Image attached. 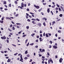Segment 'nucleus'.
<instances>
[{
	"label": "nucleus",
	"instance_id": "nucleus-35",
	"mask_svg": "<svg viewBox=\"0 0 64 64\" xmlns=\"http://www.w3.org/2000/svg\"><path fill=\"white\" fill-rule=\"evenodd\" d=\"M50 60H49L48 61V64H50Z\"/></svg>",
	"mask_w": 64,
	"mask_h": 64
},
{
	"label": "nucleus",
	"instance_id": "nucleus-38",
	"mask_svg": "<svg viewBox=\"0 0 64 64\" xmlns=\"http://www.w3.org/2000/svg\"><path fill=\"white\" fill-rule=\"evenodd\" d=\"M30 14H32H32H34V13H32L31 12H30Z\"/></svg>",
	"mask_w": 64,
	"mask_h": 64
},
{
	"label": "nucleus",
	"instance_id": "nucleus-42",
	"mask_svg": "<svg viewBox=\"0 0 64 64\" xmlns=\"http://www.w3.org/2000/svg\"><path fill=\"white\" fill-rule=\"evenodd\" d=\"M12 46H14V47H16V45L14 44H12Z\"/></svg>",
	"mask_w": 64,
	"mask_h": 64
},
{
	"label": "nucleus",
	"instance_id": "nucleus-11",
	"mask_svg": "<svg viewBox=\"0 0 64 64\" xmlns=\"http://www.w3.org/2000/svg\"><path fill=\"white\" fill-rule=\"evenodd\" d=\"M47 12L48 13H49L50 12V8H49L48 9Z\"/></svg>",
	"mask_w": 64,
	"mask_h": 64
},
{
	"label": "nucleus",
	"instance_id": "nucleus-41",
	"mask_svg": "<svg viewBox=\"0 0 64 64\" xmlns=\"http://www.w3.org/2000/svg\"><path fill=\"white\" fill-rule=\"evenodd\" d=\"M24 59H25V60H27V59H28V58H27V57H25L24 58Z\"/></svg>",
	"mask_w": 64,
	"mask_h": 64
},
{
	"label": "nucleus",
	"instance_id": "nucleus-34",
	"mask_svg": "<svg viewBox=\"0 0 64 64\" xmlns=\"http://www.w3.org/2000/svg\"><path fill=\"white\" fill-rule=\"evenodd\" d=\"M8 30L9 31H10V32H11L12 31V30H11L10 29V28H8Z\"/></svg>",
	"mask_w": 64,
	"mask_h": 64
},
{
	"label": "nucleus",
	"instance_id": "nucleus-3",
	"mask_svg": "<svg viewBox=\"0 0 64 64\" xmlns=\"http://www.w3.org/2000/svg\"><path fill=\"white\" fill-rule=\"evenodd\" d=\"M62 60H63V59L62 58H60L59 60V61L61 63L62 61Z\"/></svg>",
	"mask_w": 64,
	"mask_h": 64
},
{
	"label": "nucleus",
	"instance_id": "nucleus-26",
	"mask_svg": "<svg viewBox=\"0 0 64 64\" xmlns=\"http://www.w3.org/2000/svg\"><path fill=\"white\" fill-rule=\"evenodd\" d=\"M0 22L1 23H3V21L0 20Z\"/></svg>",
	"mask_w": 64,
	"mask_h": 64
},
{
	"label": "nucleus",
	"instance_id": "nucleus-37",
	"mask_svg": "<svg viewBox=\"0 0 64 64\" xmlns=\"http://www.w3.org/2000/svg\"><path fill=\"white\" fill-rule=\"evenodd\" d=\"M27 41H28V39H26V40L25 41V43H27Z\"/></svg>",
	"mask_w": 64,
	"mask_h": 64
},
{
	"label": "nucleus",
	"instance_id": "nucleus-60",
	"mask_svg": "<svg viewBox=\"0 0 64 64\" xmlns=\"http://www.w3.org/2000/svg\"><path fill=\"white\" fill-rule=\"evenodd\" d=\"M4 6H5V7H6V8H7V6H6V5H5Z\"/></svg>",
	"mask_w": 64,
	"mask_h": 64
},
{
	"label": "nucleus",
	"instance_id": "nucleus-39",
	"mask_svg": "<svg viewBox=\"0 0 64 64\" xmlns=\"http://www.w3.org/2000/svg\"><path fill=\"white\" fill-rule=\"evenodd\" d=\"M29 44V42H28V44H26V46H28Z\"/></svg>",
	"mask_w": 64,
	"mask_h": 64
},
{
	"label": "nucleus",
	"instance_id": "nucleus-12",
	"mask_svg": "<svg viewBox=\"0 0 64 64\" xmlns=\"http://www.w3.org/2000/svg\"><path fill=\"white\" fill-rule=\"evenodd\" d=\"M28 53V50H26L25 51V52L24 53V54H27Z\"/></svg>",
	"mask_w": 64,
	"mask_h": 64
},
{
	"label": "nucleus",
	"instance_id": "nucleus-44",
	"mask_svg": "<svg viewBox=\"0 0 64 64\" xmlns=\"http://www.w3.org/2000/svg\"><path fill=\"white\" fill-rule=\"evenodd\" d=\"M36 42H38V39L36 40Z\"/></svg>",
	"mask_w": 64,
	"mask_h": 64
},
{
	"label": "nucleus",
	"instance_id": "nucleus-54",
	"mask_svg": "<svg viewBox=\"0 0 64 64\" xmlns=\"http://www.w3.org/2000/svg\"><path fill=\"white\" fill-rule=\"evenodd\" d=\"M36 38H39V36H36Z\"/></svg>",
	"mask_w": 64,
	"mask_h": 64
},
{
	"label": "nucleus",
	"instance_id": "nucleus-29",
	"mask_svg": "<svg viewBox=\"0 0 64 64\" xmlns=\"http://www.w3.org/2000/svg\"><path fill=\"white\" fill-rule=\"evenodd\" d=\"M14 3H15V4H17V1H15Z\"/></svg>",
	"mask_w": 64,
	"mask_h": 64
},
{
	"label": "nucleus",
	"instance_id": "nucleus-36",
	"mask_svg": "<svg viewBox=\"0 0 64 64\" xmlns=\"http://www.w3.org/2000/svg\"><path fill=\"white\" fill-rule=\"evenodd\" d=\"M47 54L48 56H50V54H49V52H47Z\"/></svg>",
	"mask_w": 64,
	"mask_h": 64
},
{
	"label": "nucleus",
	"instance_id": "nucleus-8",
	"mask_svg": "<svg viewBox=\"0 0 64 64\" xmlns=\"http://www.w3.org/2000/svg\"><path fill=\"white\" fill-rule=\"evenodd\" d=\"M53 48H54V49H56V48H57V46H53Z\"/></svg>",
	"mask_w": 64,
	"mask_h": 64
},
{
	"label": "nucleus",
	"instance_id": "nucleus-22",
	"mask_svg": "<svg viewBox=\"0 0 64 64\" xmlns=\"http://www.w3.org/2000/svg\"><path fill=\"white\" fill-rule=\"evenodd\" d=\"M8 6H9L10 7H11V4H8Z\"/></svg>",
	"mask_w": 64,
	"mask_h": 64
},
{
	"label": "nucleus",
	"instance_id": "nucleus-46",
	"mask_svg": "<svg viewBox=\"0 0 64 64\" xmlns=\"http://www.w3.org/2000/svg\"><path fill=\"white\" fill-rule=\"evenodd\" d=\"M43 35V36H45V32H44Z\"/></svg>",
	"mask_w": 64,
	"mask_h": 64
},
{
	"label": "nucleus",
	"instance_id": "nucleus-59",
	"mask_svg": "<svg viewBox=\"0 0 64 64\" xmlns=\"http://www.w3.org/2000/svg\"><path fill=\"white\" fill-rule=\"evenodd\" d=\"M7 62H11V61L8 60H7Z\"/></svg>",
	"mask_w": 64,
	"mask_h": 64
},
{
	"label": "nucleus",
	"instance_id": "nucleus-61",
	"mask_svg": "<svg viewBox=\"0 0 64 64\" xmlns=\"http://www.w3.org/2000/svg\"><path fill=\"white\" fill-rule=\"evenodd\" d=\"M16 28H19V26H16Z\"/></svg>",
	"mask_w": 64,
	"mask_h": 64
},
{
	"label": "nucleus",
	"instance_id": "nucleus-24",
	"mask_svg": "<svg viewBox=\"0 0 64 64\" xmlns=\"http://www.w3.org/2000/svg\"><path fill=\"white\" fill-rule=\"evenodd\" d=\"M26 28L27 29H29V26H26Z\"/></svg>",
	"mask_w": 64,
	"mask_h": 64
},
{
	"label": "nucleus",
	"instance_id": "nucleus-19",
	"mask_svg": "<svg viewBox=\"0 0 64 64\" xmlns=\"http://www.w3.org/2000/svg\"><path fill=\"white\" fill-rule=\"evenodd\" d=\"M34 45V43L30 44V45H31V46H33Z\"/></svg>",
	"mask_w": 64,
	"mask_h": 64
},
{
	"label": "nucleus",
	"instance_id": "nucleus-43",
	"mask_svg": "<svg viewBox=\"0 0 64 64\" xmlns=\"http://www.w3.org/2000/svg\"><path fill=\"white\" fill-rule=\"evenodd\" d=\"M27 56L28 57H29V56H30L29 55V54H28L27 55Z\"/></svg>",
	"mask_w": 64,
	"mask_h": 64
},
{
	"label": "nucleus",
	"instance_id": "nucleus-32",
	"mask_svg": "<svg viewBox=\"0 0 64 64\" xmlns=\"http://www.w3.org/2000/svg\"><path fill=\"white\" fill-rule=\"evenodd\" d=\"M16 24L17 25H21V24L19 23H16Z\"/></svg>",
	"mask_w": 64,
	"mask_h": 64
},
{
	"label": "nucleus",
	"instance_id": "nucleus-23",
	"mask_svg": "<svg viewBox=\"0 0 64 64\" xmlns=\"http://www.w3.org/2000/svg\"><path fill=\"white\" fill-rule=\"evenodd\" d=\"M22 30H21V31H20V32H18V34H21V32H22Z\"/></svg>",
	"mask_w": 64,
	"mask_h": 64
},
{
	"label": "nucleus",
	"instance_id": "nucleus-63",
	"mask_svg": "<svg viewBox=\"0 0 64 64\" xmlns=\"http://www.w3.org/2000/svg\"><path fill=\"white\" fill-rule=\"evenodd\" d=\"M56 10H58V8H55Z\"/></svg>",
	"mask_w": 64,
	"mask_h": 64
},
{
	"label": "nucleus",
	"instance_id": "nucleus-2",
	"mask_svg": "<svg viewBox=\"0 0 64 64\" xmlns=\"http://www.w3.org/2000/svg\"><path fill=\"white\" fill-rule=\"evenodd\" d=\"M1 38L2 39H6V38L5 37V36H2L1 37Z\"/></svg>",
	"mask_w": 64,
	"mask_h": 64
},
{
	"label": "nucleus",
	"instance_id": "nucleus-1",
	"mask_svg": "<svg viewBox=\"0 0 64 64\" xmlns=\"http://www.w3.org/2000/svg\"><path fill=\"white\" fill-rule=\"evenodd\" d=\"M20 58H21L20 59V61H21L22 62H23V59L22 58V54L21 55V54H18V56H20Z\"/></svg>",
	"mask_w": 64,
	"mask_h": 64
},
{
	"label": "nucleus",
	"instance_id": "nucleus-58",
	"mask_svg": "<svg viewBox=\"0 0 64 64\" xmlns=\"http://www.w3.org/2000/svg\"><path fill=\"white\" fill-rule=\"evenodd\" d=\"M41 13L42 14V15H44V14L43 12H42Z\"/></svg>",
	"mask_w": 64,
	"mask_h": 64
},
{
	"label": "nucleus",
	"instance_id": "nucleus-51",
	"mask_svg": "<svg viewBox=\"0 0 64 64\" xmlns=\"http://www.w3.org/2000/svg\"><path fill=\"white\" fill-rule=\"evenodd\" d=\"M26 15L27 16H29V14H28L26 13Z\"/></svg>",
	"mask_w": 64,
	"mask_h": 64
},
{
	"label": "nucleus",
	"instance_id": "nucleus-56",
	"mask_svg": "<svg viewBox=\"0 0 64 64\" xmlns=\"http://www.w3.org/2000/svg\"><path fill=\"white\" fill-rule=\"evenodd\" d=\"M13 25H12V24H11L10 25V28L12 27Z\"/></svg>",
	"mask_w": 64,
	"mask_h": 64
},
{
	"label": "nucleus",
	"instance_id": "nucleus-48",
	"mask_svg": "<svg viewBox=\"0 0 64 64\" xmlns=\"http://www.w3.org/2000/svg\"><path fill=\"white\" fill-rule=\"evenodd\" d=\"M25 36H26V35L24 34L23 36L22 37H25Z\"/></svg>",
	"mask_w": 64,
	"mask_h": 64
},
{
	"label": "nucleus",
	"instance_id": "nucleus-45",
	"mask_svg": "<svg viewBox=\"0 0 64 64\" xmlns=\"http://www.w3.org/2000/svg\"><path fill=\"white\" fill-rule=\"evenodd\" d=\"M55 36L56 37H57L58 36L57 34L56 33V34L55 35Z\"/></svg>",
	"mask_w": 64,
	"mask_h": 64
},
{
	"label": "nucleus",
	"instance_id": "nucleus-27",
	"mask_svg": "<svg viewBox=\"0 0 64 64\" xmlns=\"http://www.w3.org/2000/svg\"><path fill=\"white\" fill-rule=\"evenodd\" d=\"M39 57H41V56H42V55L40 54H39Z\"/></svg>",
	"mask_w": 64,
	"mask_h": 64
},
{
	"label": "nucleus",
	"instance_id": "nucleus-5",
	"mask_svg": "<svg viewBox=\"0 0 64 64\" xmlns=\"http://www.w3.org/2000/svg\"><path fill=\"white\" fill-rule=\"evenodd\" d=\"M6 19H7L10 20H12L11 18H10L9 17H6Z\"/></svg>",
	"mask_w": 64,
	"mask_h": 64
},
{
	"label": "nucleus",
	"instance_id": "nucleus-13",
	"mask_svg": "<svg viewBox=\"0 0 64 64\" xmlns=\"http://www.w3.org/2000/svg\"><path fill=\"white\" fill-rule=\"evenodd\" d=\"M43 25L44 26H46V24H45V22H43Z\"/></svg>",
	"mask_w": 64,
	"mask_h": 64
},
{
	"label": "nucleus",
	"instance_id": "nucleus-25",
	"mask_svg": "<svg viewBox=\"0 0 64 64\" xmlns=\"http://www.w3.org/2000/svg\"><path fill=\"white\" fill-rule=\"evenodd\" d=\"M36 20H37L38 21H40V20L38 19V18H36Z\"/></svg>",
	"mask_w": 64,
	"mask_h": 64
},
{
	"label": "nucleus",
	"instance_id": "nucleus-6",
	"mask_svg": "<svg viewBox=\"0 0 64 64\" xmlns=\"http://www.w3.org/2000/svg\"><path fill=\"white\" fill-rule=\"evenodd\" d=\"M50 62H51L52 63H53V60H52V58H50Z\"/></svg>",
	"mask_w": 64,
	"mask_h": 64
},
{
	"label": "nucleus",
	"instance_id": "nucleus-31",
	"mask_svg": "<svg viewBox=\"0 0 64 64\" xmlns=\"http://www.w3.org/2000/svg\"><path fill=\"white\" fill-rule=\"evenodd\" d=\"M27 21H28V22H30V21H31V20H29V19H28L27 20Z\"/></svg>",
	"mask_w": 64,
	"mask_h": 64
},
{
	"label": "nucleus",
	"instance_id": "nucleus-4",
	"mask_svg": "<svg viewBox=\"0 0 64 64\" xmlns=\"http://www.w3.org/2000/svg\"><path fill=\"white\" fill-rule=\"evenodd\" d=\"M38 25L40 27H41V26H42V24L40 23H38Z\"/></svg>",
	"mask_w": 64,
	"mask_h": 64
},
{
	"label": "nucleus",
	"instance_id": "nucleus-40",
	"mask_svg": "<svg viewBox=\"0 0 64 64\" xmlns=\"http://www.w3.org/2000/svg\"><path fill=\"white\" fill-rule=\"evenodd\" d=\"M58 33H61V30H58Z\"/></svg>",
	"mask_w": 64,
	"mask_h": 64
},
{
	"label": "nucleus",
	"instance_id": "nucleus-52",
	"mask_svg": "<svg viewBox=\"0 0 64 64\" xmlns=\"http://www.w3.org/2000/svg\"><path fill=\"white\" fill-rule=\"evenodd\" d=\"M40 37H42V34H40Z\"/></svg>",
	"mask_w": 64,
	"mask_h": 64
},
{
	"label": "nucleus",
	"instance_id": "nucleus-21",
	"mask_svg": "<svg viewBox=\"0 0 64 64\" xmlns=\"http://www.w3.org/2000/svg\"><path fill=\"white\" fill-rule=\"evenodd\" d=\"M12 30H15V28H14V26L12 27Z\"/></svg>",
	"mask_w": 64,
	"mask_h": 64
},
{
	"label": "nucleus",
	"instance_id": "nucleus-20",
	"mask_svg": "<svg viewBox=\"0 0 64 64\" xmlns=\"http://www.w3.org/2000/svg\"><path fill=\"white\" fill-rule=\"evenodd\" d=\"M46 37H48V34H46Z\"/></svg>",
	"mask_w": 64,
	"mask_h": 64
},
{
	"label": "nucleus",
	"instance_id": "nucleus-30",
	"mask_svg": "<svg viewBox=\"0 0 64 64\" xmlns=\"http://www.w3.org/2000/svg\"><path fill=\"white\" fill-rule=\"evenodd\" d=\"M50 12L51 13L52 15H53V14H53V13L52 12V11H50Z\"/></svg>",
	"mask_w": 64,
	"mask_h": 64
},
{
	"label": "nucleus",
	"instance_id": "nucleus-57",
	"mask_svg": "<svg viewBox=\"0 0 64 64\" xmlns=\"http://www.w3.org/2000/svg\"><path fill=\"white\" fill-rule=\"evenodd\" d=\"M8 52V51L7 50H5L4 51V52L5 53H6V52Z\"/></svg>",
	"mask_w": 64,
	"mask_h": 64
},
{
	"label": "nucleus",
	"instance_id": "nucleus-18",
	"mask_svg": "<svg viewBox=\"0 0 64 64\" xmlns=\"http://www.w3.org/2000/svg\"><path fill=\"white\" fill-rule=\"evenodd\" d=\"M32 20L33 21H36V20L34 18H32Z\"/></svg>",
	"mask_w": 64,
	"mask_h": 64
},
{
	"label": "nucleus",
	"instance_id": "nucleus-10",
	"mask_svg": "<svg viewBox=\"0 0 64 64\" xmlns=\"http://www.w3.org/2000/svg\"><path fill=\"white\" fill-rule=\"evenodd\" d=\"M6 4H7V2H6V1H4V5H6Z\"/></svg>",
	"mask_w": 64,
	"mask_h": 64
},
{
	"label": "nucleus",
	"instance_id": "nucleus-17",
	"mask_svg": "<svg viewBox=\"0 0 64 64\" xmlns=\"http://www.w3.org/2000/svg\"><path fill=\"white\" fill-rule=\"evenodd\" d=\"M45 51V50L43 49L42 50V51H40V52H44Z\"/></svg>",
	"mask_w": 64,
	"mask_h": 64
},
{
	"label": "nucleus",
	"instance_id": "nucleus-16",
	"mask_svg": "<svg viewBox=\"0 0 64 64\" xmlns=\"http://www.w3.org/2000/svg\"><path fill=\"white\" fill-rule=\"evenodd\" d=\"M36 9H39V6H36Z\"/></svg>",
	"mask_w": 64,
	"mask_h": 64
},
{
	"label": "nucleus",
	"instance_id": "nucleus-28",
	"mask_svg": "<svg viewBox=\"0 0 64 64\" xmlns=\"http://www.w3.org/2000/svg\"><path fill=\"white\" fill-rule=\"evenodd\" d=\"M62 16H63V15L62 14H60L59 15V16H60V17H62Z\"/></svg>",
	"mask_w": 64,
	"mask_h": 64
},
{
	"label": "nucleus",
	"instance_id": "nucleus-53",
	"mask_svg": "<svg viewBox=\"0 0 64 64\" xmlns=\"http://www.w3.org/2000/svg\"><path fill=\"white\" fill-rule=\"evenodd\" d=\"M18 15H19V14H16V17H17V16H18Z\"/></svg>",
	"mask_w": 64,
	"mask_h": 64
},
{
	"label": "nucleus",
	"instance_id": "nucleus-33",
	"mask_svg": "<svg viewBox=\"0 0 64 64\" xmlns=\"http://www.w3.org/2000/svg\"><path fill=\"white\" fill-rule=\"evenodd\" d=\"M56 5L58 7H60V6H59V5H58V4H57Z\"/></svg>",
	"mask_w": 64,
	"mask_h": 64
},
{
	"label": "nucleus",
	"instance_id": "nucleus-64",
	"mask_svg": "<svg viewBox=\"0 0 64 64\" xmlns=\"http://www.w3.org/2000/svg\"><path fill=\"white\" fill-rule=\"evenodd\" d=\"M26 19H28V16H26Z\"/></svg>",
	"mask_w": 64,
	"mask_h": 64
},
{
	"label": "nucleus",
	"instance_id": "nucleus-7",
	"mask_svg": "<svg viewBox=\"0 0 64 64\" xmlns=\"http://www.w3.org/2000/svg\"><path fill=\"white\" fill-rule=\"evenodd\" d=\"M39 39L40 40V42L43 41V39H42V38L41 37Z\"/></svg>",
	"mask_w": 64,
	"mask_h": 64
},
{
	"label": "nucleus",
	"instance_id": "nucleus-14",
	"mask_svg": "<svg viewBox=\"0 0 64 64\" xmlns=\"http://www.w3.org/2000/svg\"><path fill=\"white\" fill-rule=\"evenodd\" d=\"M52 25H54V24L55 23V21L53 22H52Z\"/></svg>",
	"mask_w": 64,
	"mask_h": 64
},
{
	"label": "nucleus",
	"instance_id": "nucleus-55",
	"mask_svg": "<svg viewBox=\"0 0 64 64\" xmlns=\"http://www.w3.org/2000/svg\"><path fill=\"white\" fill-rule=\"evenodd\" d=\"M55 58H58V57L57 56V55L55 56Z\"/></svg>",
	"mask_w": 64,
	"mask_h": 64
},
{
	"label": "nucleus",
	"instance_id": "nucleus-62",
	"mask_svg": "<svg viewBox=\"0 0 64 64\" xmlns=\"http://www.w3.org/2000/svg\"><path fill=\"white\" fill-rule=\"evenodd\" d=\"M42 61H44L45 60V58H42Z\"/></svg>",
	"mask_w": 64,
	"mask_h": 64
},
{
	"label": "nucleus",
	"instance_id": "nucleus-49",
	"mask_svg": "<svg viewBox=\"0 0 64 64\" xmlns=\"http://www.w3.org/2000/svg\"><path fill=\"white\" fill-rule=\"evenodd\" d=\"M50 43V44H52V41H50L49 42Z\"/></svg>",
	"mask_w": 64,
	"mask_h": 64
},
{
	"label": "nucleus",
	"instance_id": "nucleus-9",
	"mask_svg": "<svg viewBox=\"0 0 64 64\" xmlns=\"http://www.w3.org/2000/svg\"><path fill=\"white\" fill-rule=\"evenodd\" d=\"M21 7H24V4L23 3H21Z\"/></svg>",
	"mask_w": 64,
	"mask_h": 64
},
{
	"label": "nucleus",
	"instance_id": "nucleus-15",
	"mask_svg": "<svg viewBox=\"0 0 64 64\" xmlns=\"http://www.w3.org/2000/svg\"><path fill=\"white\" fill-rule=\"evenodd\" d=\"M32 23H33V24H36V23H35V21H32Z\"/></svg>",
	"mask_w": 64,
	"mask_h": 64
},
{
	"label": "nucleus",
	"instance_id": "nucleus-50",
	"mask_svg": "<svg viewBox=\"0 0 64 64\" xmlns=\"http://www.w3.org/2000/svg\"><path fill=\"white\" fill-rule=\"evenodd\" d=\"M26 11H29V9L28 8L26 9Z\"/></svg>",
	"mask_w": 64,
	"mask_h": 64
},
{
	"label": "nucleus",
	"instance_id": "nucleus-47",
	"mask_svg": "<svg viewBox=\"0 0 64 64\" xmlns=\"http://www.w3.org/2000/svg\"><path fill=\"white\" fill-rule=\"evenodd\" d=\"M6 42H7V43H9V40H7Z\"/></svg>",
	"mask_w": 64,
	"mask_h": 64
}]
</instances>
